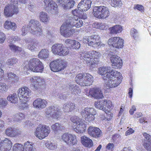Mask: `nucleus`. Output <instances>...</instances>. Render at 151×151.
<instances>
[{
    "mask_svg": "<svg viewBox=\"0 0 151 151\" xmlns=\"http://www.w3.org/2000/svg\"><path fill=\"white\" fill-rule=\"evenodd\" d=\"M122 77L120 72L112 70L110 73L102 77L105 81V85L106 88L108 89L118 86L121 82Z\"/></svg>",
    "mask_w": 151,
    "mask_h": 151,
    "instance_id": "obj_1",
    "label": "nucleus"
},
{
    "mask_svg": "<svg viewBox=\"0 0 151 151\" xmlns=\"http://www.w3.org/2000/svg\"><path fill=\"white\" fill-rule=\"evenodd\" d=\"M29 31L32 34L40 36L42 34V30L41 29L40 24L36 20H30L27 26L23 27L22 28V35H25Z\"/></svg>",
    "mask_w": 151,
    "mask_h": 151,
    "instance_id": "obj_2",
    "label": "nucleus"
},
{
    "mask_svg": "<svg viewBox=\"0 0 151 151\" xmlns=\"http://www.w3.org/2000/svg\"><path fill=\"white\" fill-rule=\"evenodd\" d=\"M24 70L28 71H31L35 72H41L43 69L44 67L41 62L37 58L31 59L29 62H25Z\"/></svg>",
    "mask_w": 151,
    "mask_h": 151,
    "instance_id": "obj_3",
    "label": "nucleus"
},
{
    "mask_svg": "<svg viewBox=\"0 0 151 151\" xmlns=\"http://www.w3.org/2000/svg\"><path fill=\"white\" fill-rule=\"evenodd\" d=\"M93 76L88 73H79L75 78L77 83L81 86H89L92 84L93 81Z\"/></svg>",
    "mask_w": 151,
    "mask_h": 151,
    "instance_id": "obj_4",
    "label": "nucleus"
},
{
    "mask_svg": "<svg viewBox=\"0 0 151 151\" xmlns=\"http://www.w3.org/2000/svg\"><path fill=\"white\" fill-rule=\"evenodd\" d=\"M99 37L97 34L92 35L90 36H85L83 39L84 43L88 44L89 46L93 47L104 46V45L99 41Z\"/></svg>",
    "mask_w": 151,
    "mask_h": 151,
    "instance_id": "obj_5",
    "label": "nucleus"
},
{
    "mask_svg": "<svg viewBox=\"0 0 151 151\" xmlns=\"http://www.w3.org/2000/svg\"><path fill=\"white\" fill-rule=\"evenodd\" d=\"M94 16L98 18L105 19L109 15V9L104 6H95L93 9Z\"/></svg>",
    "mask_w": 151,
    "mask_h": 151,
    "instance_id": "obj_6",
    "label": "nucleus"
},
{
    "mask_svg": "<svg viewBox=\"0 0 151 151\" xmlns=\"http://www.w3.org/2000/svg\"><path fill=\"white\" fill-rule=\"evenodd\" d=\"M50 131V128L48 126L40 124L36 128L35 134L39 139H42L47 136Z\"/></svg>",
    "mask_w": 151,
    "mask_h": 151,
    "instance_id": "obj_7",
    "label": "nucleus"
},
{
    "mask_svg": "<svg viewBox=\"0 0 151 151\" xmlns=\"http://www.w3.org/2000/svg\"><path fill=\"white\" fill-rule=\"evenodd\" d=\"M17 95L20 100L23 103H25L29 98L31 94V90L26 86L19 89L17 91Z\"/></svg>",
    "mask_w": 151,
    "mask_h": 151,
    "instance_id": "obj_8",
    "label": "nucleus"
},
{
    "mask_svg": "<svg viewBox=\"0 0 151 151\" xmlns=\"http://www.w3.org/2000/svg\"><path fill=\"white\" fill-rule=\"evenodd\" d=\"M81 114L83 117H85L86 121L92 122L95 119L94 115L96 114V111L93 108H86L82 110Z\"/></svg>",
    "mask_w": 151,
    "mask_h": 151,
    "instance_id": "obj_9",
    "label": "nucleus"
},
{
    "mask_svg": "<svg viewBox=\"0 0 151 151\" xmlns=\"http://www.w3.org/2000/svg\"><path fill=\"white\" fill-rule=\"evenodd\" d=\"M50 66L51 70L56 72L63 70L66 67L67 64L63 60L57 59L51 62Z\"/></svg>",
    "mask_w": 151,
    "mask_h": 151,
    "instance_id": "obj_10",
    "label": "nucleus"
},
{
    "mask_svg": "<svg viewBox=\"0 0 151 151\" xmlns=\"http://www.w3.org/2000/svg\"><path fill=\"white\" fill-rule=\"evenodd\" d=\"M42 4L46 10L52 13L57 12V5L52 0H44Z\"/></svg>",
    "mask_w": 151,
    "mask_h": 151,
    "instance_id": "obj_11",
    "label": "nucleus"
},
{
    "mask_svg": "<svg viewBox=\"0 0 151 151\" xmlns=\"http://www.w3.org/2000/svg\"><path fill=\"white\" fill-rule=\"evenodd\" d=\"M32 83L30 85L31 89L35 90L40 88L41 86L45 83V81L42 78L38 76H34L30 79Z\"/></svg>",
    "mask_w": 151,
    "mask_h": 151,
    "instance_id": "obj_12",
    "label": "nucleus"
},
{
    "mask_svg": "<svg viewBox=\"0 0 151 151\" xmlns=\"http://www.w3.org/2000/svg\"><path fill=\"white\" fill-rule=\"evenodd\" d=\"M68 25L67 23H63L60 29V34L65 37L70 36L75 32V29L68 27Z\"/></svg>",
    "mask_w": 151,
    "mask_h": 151,
    "instance_id": "obj_13",
    "label": "nucleus"
},
{
    "mask_svg": "<svg viewBox=\"0 0 151 151\" xmlns=\"http://www.w3.org/2000/svg\"><path fill=\"white\" fill-rule=\"evenodd\" d=\"M124 40L119 37H114L109 39L108 40L109 45L114 47L120 48L124 46Z\"/></svg>",
    "mask_w": 151,
    "mask_h": 151,
    "instance_id": "obj_14",
    "label": "nucleus"
},
{
    "mask_svg": "<svg viewBox=\"0 0 151 151\" xmlns=\"http://www.w3.org/2000/svg\"><path fill=\"white\" fill-rule=\"evenodd\" d=\"M45 113L47 117L51 116L54 118H57L60 115V109L57 106H51L46 109Z\"/></svg>",
    "mask_w": 151,
    "mask_h": 151,
    "instance_id": "obj_15",
    "label": "nucleus"
},
{
    "mask_svg": "<svg viewBox=\"0 0 151 151\" xmlns=\"http://www.w3.org/2000/svg\"><path fill=\"white\" fill-rule=\"evenodd\" d=\"M61 139L65 143L69 145H74L77 142L76 136L70 134H63L61 136Z\"/></svg>",
    "mask_w": 151,
    "mask_h": 151,
    "instance_id": "obj_16",
    "label": "nucleus"
},
{
    "mask_svg": "<svg viewBox=\"0 0 151 151\" xmlns=\"http://www.w3.org/2000/svg\"><path fill=\"white\" fill-rule=\"evenodd\" d=\"M110 60L113 68H120L122 67V60L118 56L112 55L110 57Z\"/></svg>",
    "mask_w": 151,
    "mask_h": 151,
    "instance_id": "obj_17",
    "label": "nucleus"
},
{
    "mask_svg": "<svg viewBox=\"0 0 151 151\" xmlns=\"http://www.w3.org/2000/svg\"><path fill=\"white\" fill-rule=\"evenodd\" d=\"M88 134L94 138H99L102 135L101 131L99 128L94 127L90 126L88 129Z\"/></svg>",
    "mask_w": 151,
    "mask_h": 151,
    "instance_id": "obj_18",
    "label": "nucleus"
},
{
    "mask_svg": "<svg viewBox=\"0 0 151 151\" xmlns=\"http://www.w3.org/2000/svg\"><path fill=\"white\" fill-rule=\"evenodd\" d=\"M57 2L65 9L72 8L75 4V1L73 0H57Z\"/></svg>",
    "mask_w": 151,
    "mask_h": 151,
    "instance_id": "obj_19",
    "label": "nucleus"
},
{
    "mask_svg": "<svg viewBox=\"0 0 151 151\" xmlns=\"http://www.w3.org/2000/svg\"><path fill=\"white\" fill-rule=\"evenodd\" d=\"M12 146V141L7 138H5L0 143V149L1 151H9Z\"/></svg>",
    "mask_w": 151,
    "mask_h": 151,
    "instance_id": "obj_20",
    "label": "nucleus"
},
{
    "mask_svg": "<svg viewBox=\"0 0 151 151\" xmlns=\"http://www.w3.org/2000/svg\"><path fill=\"white\" fill-rule=\"evenodd\" d=\"M92 1L91 0H81L78 5V10L86 11L91 7Z\"/></svg>",
    "mask_w": 151,
    "mask_h": 151,
    "instance_id": "obj_21",
    "label": "nucleus"
},
{
    "mask_svg": "<svg viewBox=\"0 0 151 151\" xmlns=\"http://www.w3.org/2000/svg\"><path fill=\"white\" fill-rule=\"evenodd\" d=\"M89 95L94 98L99 99L103 97L101 90L98 88H91L89 91Z\"/></svg>",
    "mask_w": 151,
    "mask_h": 151,
    "instance_id": "obj_22",
    "label": "nucleus"
},
{
    "mask_svg": "<svg viewBox=\"0 0 151 151\" xmlns=\"http://www.w3.org/2000/svg\"><path fill=\"white\" fill-rule=\"evenodd\" d=\"M6 135L8 136L14 137L21 134L22 132L17 128L8 127L5 130Z\"/></svg>",
    "mask_w": 151,
    "mask_h": 151,
    "instance_id": "obj_23",
    "label": "nucleus"
},
{
    "mask_svg": "<svg viewBox=\"0 0 151 151\" xmlns=\"http://www.w3.org/2000/svg\"><path fill=\"white\" fill-rule=\"evenodd\" d=\"M145 138L143 146L147 151H151V135L146 133H142Z\"/></svg>",
    "mask_w": 151,
    "mask_h": 151,
    "instance_id": "obj_24",
    "label": "nucleus"
},
{
    "mask_svg": "<svg viewBox=\"0 0 151 151\" xmlns=\"http://www.w3.org/2000/svg\"><path fill=\"white\" fill-rule=\"evenodd\" d=\"M47 104V101L45 100L38 98L33 102V104L35 108L41 109L45 108Z\"/></svg>",
    "mask_w": 151,
    "mask_h": 151,
    "instance_id": "obj_25",
    "label": "nucleus"
},
{
    "mask_svg": "<svg viewBox=\"0 0 151 151\" xmlns=\"http://www.w3.org/2000/svg\"><path fill=\"white\" fill-rule=\"evenodd\" d=\"M91 54L92 58H93L91 59L92 62L91 63V65L92 66L99 62V58L101 55L99 52L93 50L92 51Z\"/></svg>",
    "mask_w": 151,
    "mask_h": 151,
    "instance_id": "obj_26",
    "label": "nucleus"
},
{
    "mask_svg": "<svg viewBox=\"0 0 151 151\" xmlns=\"http://www.w3.org/2000/svg\"><path fill=\"white\" fill-rule=\"evenodd\" d=\"M76 127L74 128V131L78 133H83L86 129L85 124L82 120L77 124Z\"/></svg>",
    "mask_w": 151,
    "mask_h": 151,
    "instance_id": "obj_27",
    "label": "nucleus"
},
{
    "mask_svg": "<svg viewBox=\"0 0 151 151\" xmlns=\"http://www.w3.org/2000/svg\"><path fill=\"white\" fill-rule=\"evenodd\" d=\"M109 30L110 34H114L121 32L123 30V28L121 25H116L113 27L109 28Z\"/></svg>",
    "mask_w": 151,
    "mask_h": 151,
    "instance_id": "obj_28",
    "label": "nucleus"
},
{
    "mask_svg": "<svg viewBox=\"0 0 151 151\" xmlns=\"http://www.w3.org/2000/svg\"><path fill=\"white\" fill-rule=\"evenodd\" d=\"M81 140L82 144L86 147H91L93 145L92 140L86 136L81 137Z\"/></svg>",
    "mask_w": 151,
    "mask_h": 151,
    "instance_id": "obj_29",
    "label": "nucleus"
},
{
    "mask_svg": "<svg viewBox=\"0 0 151 151\" xmlns=\"http://www.w3.org/2000/svg\"><path fill=\"white\" fill-rule=\"evenodd\" d=\"M14 9L13 7L10 8V6L6 7L4 10L5 15L7 17H11L14 14L17 13L18 12V9H17L16 12H14Z\"/></svg>",
    "mask_w": 151,
    "mask_h": 151,
    "instance_id": "obj_30",
    "label": "nucleus"
},
{
    "mask_svg": "<svg viewBox=\"0 0 151 151\" xmlns=\"http://www.w3.org/2000/svg\"><path fill=\"white\" fill-rule=\"evenodd\" d=\"M75 104L69 102L65 103L63 105V109L65 112H69L71 111L75 108Z\"/></svg>",
    "mask_w": 151,
    "mask_h": 151,
    "instance_id": "obj_31",
    "label": "nucleus"
},
{
    "mask_svg": "<svg viewBox=\"0 0 151 151\" xmlns=\"http://www.w3.org/2000/svg\"><path fill=\"white\" fill-rule=\"evenodd\" d=\"M63 47L61 44H55L52 46V51L54 54L59 55Z\"/></svg>",
    "mask_w": 151,
    "mask_h": 151,
    "instance_id": "obj_32",
    "label": "nucleus"
},
{
    "mask_svg": "<svg viewBox=\"0 0 151 151\" xmlns=\"http://www.w3.org/2000/svg\"><path fill=\"white\" fill-rule=\"evenodd\" d=\"M111 70H112L110 67H100L99 69L98 73L104 76H106V75L109 73H110Z\"/></svg>",
    "mask_w": 151,
    "mask_h": 151,
    "instance_id": "obj_33",
    "label": "nucleus"
},
{
    "mask_svg": "<svg viewBox=\"0 0 151 151\" xmlns=\"http://www.w3.org/2000/svg\"><path fill=\"white\" fill-rule=\"evenodd\" d=\"M39 18L40 20L45 24L48 23L49 17L47 14L45 12H41L39 14Z\"/></svg>",
    "mask_w": 151,
    "mask_h": 151,
    "instance_id": "obj_34",
    "label": "nucleus"
},
{
    "mask_svg": "<svg viewBox=\"0 0 151 151\" xmlns=\"http://www.w3.org/2000/svg\"><path fill=\"white\" fill-rule=\"evenodd\" d=\"M81 56L85 61L89 63V65H91V63L92 62L91 59H92L91 52H85L82 54Z\"/></svg>",
    "mask_w": 151,
    "mask_h": 151,
    "instance_id": "obj_35",
    "label": "nucleus"
},
{
    "mask_svg": "<svg viewBox=\"0 0 151 151\" xmlns=\"http://www.w3.org/2000/svg\"><path fill=\"white\" fill-rule=\"evenodd\" d=\"M49 55V52L47 49H42L39 52L38 57L43 59L47 58Z\"/></svg>",
    "mask_w": 151,
    "mask_h": 151,
    "instance_id": "obj_36",
    "label": "nucleus"
},
{
    "mask_svg": "<svg viewBox=\"0 0 151 151\" xmlns=\"http://www.w3.org/2000/svg\"><path fill=\"white\" fill-rule=\"evenodd\" d=\"M76 22L77 19L71 16H69L66 22L64 23H67V25H68V27H75Z\"/></svg>",
    "mask_w": 151,
    "mask_h": 151,
    "instance_id": "obj_37",
    "label": "nucleus"
},
{
    "mask_svg": "<svg viewBox=\"0 0 151 151\" xmlns=\"http://www.w3.org/2000/svg\"><path fill=\"white\" fill-rule=\"evenodd\" d=\"M4 27L7 29H11L13 30H15L17 26L15 23L7 20L4 23Z\"/></svg>",
    "mask_w": 151,
    "mask_h": 151,
    "instance_id": "obj_38",
    "label": "nucleus"
},
{
    "mask_svg": "<svg viewBox=\"0 0 151 151\" xmlns=\"http://www.w3.org/2000/svg\"><path fill=\"white\" fill-rule=\"evenodd\" d=\"M94 105L96 108L102 110L105 112H106L107 109L106 107L103 106V101H97L95 102Z\"/></svg>",
    "mask_w": 151,
    "mask_h": 151,
    "instance_id": "obj_39",
    "label": "nucleus"
},
{
    "mask_svg": "<svg viewBox=\"0 0 151 151\" xmlns=\"http://www.w3.org/2000/svg\"><path fill=\"white\" fill-rule=\"evenodd\" d=\"M7 99L12 103L15 104L18 101V98L15 93H13L12 94L9 95L7 97Z\"/></svg>",
    "mask_w": 151,
    "mask_h": 151,
    "instance_id": "obj_40",
    "label": "nucleus"
},
{
    "mask_svg": "<svg viewBox=\"0 0 151 151\" xmlns=\"http://www.w3.org/2000/svg\"><path fill=\"white\" fill-rule=\"evenodd\" d=\"M24 147L26 151H35V150L33 147L32 143L28 141L24 143Z\"/></svg>",
    "mask_w": 151,
    "mask_h": 151,
    "instance_id": "obj_41",
    "label": "nucleus"
},
{
    "mask_svg": "<svg viewBox=\"0 0 151 151\" xmlns=\"http://www.w3.org/2000/svg\"><path fill=\"white\" fill-rule=\"evenodd\" d=\"M123 4L121 0H111V5L115 7H121Z\"/></svg>",
    "mask_w": 151,
    "mask_h": 151,
    "instance_id": "obj_42",
    "label": "nucleus"
},
{
    "mask_svg": "<svg viewBox=\"0 0 151 151\" xmlns=\"http://www.w3.org/2000/svg\"><path fill=\"white\" fill-rule=\"evenodd\" d=\"M12 151H24V146L21 144L16 143L12 147Z\"/></svg>",
    "mask_w": 151,
    "mask_h": 151,
    "instance_id": "obj_43",
    "label": "nucleus"
},
{
    "mask_svg": "<svg viewBox=\"0 0 151 151\" xmlns=\"http://www.w3.org/2000/svg\"><path fill=\"white\" fill-rule=\"evenodd\" d=\"M7 75L8 79L10 81L14 82L18 81V77L16 74L12 73H9L7 74Z\"/></svg>",
    "mask_w": 151,
    "mask_h": 151,
    "instance_id": "obj_44",
    "label": "nucleus"
},
{
    "mask_svg": "<svg viewBox=\"0 0 151 151\" xmlns=\"http://www.w3.org/2000/svg\"><path fill=\"white\" fill-rule=\"evenodd\" d=\"M103 106L106 107V109L111 110L113 108L112 102L109 100H106L103 101Z\"/></svg>",
    "mask_w": 151,
    "mask_h": 151,
    "instance_id": "obj_45",
    "label": "nucleus"
},
{
    "mask_svg": "<svg viewBox=\"0 0 151 151\" xmlns=\"http://www.w3.org/2000/svg\"><path fill=\"white\" fill-rule=\"evenodd\" d=\"M76 85L73 83H69V89L70 91H71L72 94L75 95L77 93V92H76Z\"/></svg>",
    "mask_w": 151,
    "mask_h": 151,
    "instance_id": "obj_46",
    "label": "nucleus"
},
{
    "mask_svg": "<svg viewBox=\"0 0 151 151\" xmlns=\"http://www.w3.org/2000/svg\"><path fill=\"white\" fill-rule=\"evenodd\" d=\"M38 44V42H35L31 45L29 44L27 46V48L29 50L32 51H35L36 46Z\"/></svg>",
    "mask_w": 151,
    "mask_h": 151,
    "instance_id": "obj_47",
    "label": "nucleus"
},
{
    "mask_svg": "<svg viewBox=\"0 0 151 151\" xmlns=\"http://www.w3.org/2000/svg\"><path fill=\"white\" fill-rule=\"evenodd\" d=\"M18 0H11V3L10 5V8H12L13 7V8H14V12H16L17 9H18Z\"/></svg>",
    "mask_w": 151,
    "mask_h": 151,
    "instance_id": "obj_48",
    "label": "nucleus"
},
{
    "mask_svg": "<svg viewBox=\"0 0 151 151\" xmlns=\"http://www.w3.org/2000/svg\"><path fill=\"white\" fill-rule=\"evenodd\" d=\"M130 34L132 37L134 39L138 37L139 35L137 30L134 28H132L131 29L130 32Z\"/></svg>",
    "mask_w": 151,
    "mask_h": 151,
    "instance_id": "obj_49",
    "label": "nucleus"
},
{
    "mask_svg": "<svg viewBox=\"0 0 151 151\" xmlns=\"http://www.w3.org/2000/svg\"><path fill=\"white\" fill-rule=\"evenodd\" d=\"M46 146L48 148L51 150H54L57 147L56 144L50 142H47L46 144Z\"/></svg>",
    "mask_w": 151,
    "mask_h": 151,
    "instance_id": "obj_50",
    "label": "nucleus"
},
{
    "mask_svg": "<svg viewBox=\"0 0 151 151\" xmlns=\"http://www.w3.org/2000/svg\"><path fill=\"white\" fill-rule=\"evenodd\" d=\"M17 62V58H13L9 59L6 62V64L9 65V66H12Z\"/></svg>",
    "mask_w": 151,
    "mask_h": 151,
    "instance_id": "obj_51",
    "label": "nucleus"
},
{
    "mask_svg": "<svg viewBox=\"0 0 151 151\" xmlns=\"http://www.w3.org/2000/svg\"><path fill=\"white\" fill-rule=\"evenodd\" d=\"M69 52L68 49L66 47L63 46L59 55L62 56L67 55Z\"/></svg>",
    "mask_w": 151,
    "mask_h": 151,
    "instance_id": "obj_52",
    "label": "nucleus"
},
{
    "mask_svg": "<svg viewBox=\"0 0 151 151\" xmlns=\"http://www.w3.org/2000/svg\"><path fill=\"white\" fill-rule=\"evenodd\" d=\"M70 120L73 123H76V125L78 124L82 120L80 118L76 116L71 117Z\"/></svg>",
    "mask_w": 151,
    "mask_h": 151,
    "instance_id": "obj_53",
    "label": "nucleus"
},
{
    "mask_svg": "<svg viewBox=\"0 0 151 151\" xmlns=\"http://www.w3.org/2000/svg\"><path fill=\"white\" fill-rule=\"evenodd\" d=\"M80 47V43L78 41L74 40V42H73V43H72L71 47L73 49H78Z\"/></svg>",
    "mask_w": 151,
    "mask_h": 151,
    "instance_id": "obj_54",
    "label": "nucleus"
},
{
    "mask_svg": "<svg viewBox=\"0 0 151 151\" xmlns=\"http://www.w3.org/2000/svg\"><path fill=\"white\" fill-rule=\"evenodd\" d=\"M133 8L134 9H137L141 12H143L144 9V8L142 5L138 4L134 5Z\"/></svg>",
    "mask_w": 151,
    "mask_h": 151,
    "instance_id": "obj_55",
    "label": "nucleus"
},
{
    "mask_svg": "<svg viewBox=\"0 0 151 151\" xmlns=\"http://www.w3.org/2000/svg\"><path fill=\"white\" fill-rule=\"evenodd\" d=\"M83 24V22L81 19L77 18V22L75 24V26L76 27L79 28L81 27Z\"/></svg>",
    "mask_w": 151,
    "mask_h": 151,
    "instance_id": "obj_56",
    "label": "nucleus"
},
{
    "mask_svg": "<svg viewBox=\"0 0 151 151\" xmlns=\"http://www.w3.org/2000/svg\"><path fill=\"white\" fill-rule=\"evenodd\" d=\"M107 110H108V111L107 110L106 112H105L106 114V116L107 120H110L113 117V114L110 112V110H109V109H107Z\"/></svg>",
    "mask_w": 151,
    "mask_h": 151,
    "instance_id": "obj_57",
    "label": "nucleus"
},
{
    "mask_svg": "<svg viewBox=\"0 0 151 151\" xmlns=\"http://www.w3.org/2000/svg\"><path fill=\"white\" fill-rule=\"evenodd\" d=\"M9 46L10 49L14 52L18 51L19 47L12 44H11L10 45H9Z\"/></svg>",
    "mask_w": 151,
    "mask_h": 151,
    "instance_id": "obj_58",
    "label": "nucleus"
},
{
    "mask_svg": "<svg viewBox=\"0 0 151 151\" xmlns=\"http://www.w3.org/2000/svg\"><path fill=\"white\" fill-rule=\"evenodd\" d=\"M9 40H10L9 42H11L12 43H14L16 41H18L19 40V38L16 36H11L9 38Z\"/></svg>",
    "mask_w": 151,
    "mask_h": 151,
    "instance_id": "obj_59",
    "label": "nucleus"
},
{
    "mask_svg": "<svg viewBox=\"0 0 151 151\" xmlns=\"http://www.w3.org/2000/svg\"><path fill=\"white\" fill-rule=\"evenodd\" d=\"M7 101L3 99H0V107L5 106L7 104Z\"/></svg>",
    "mask_w": 151,
    "mask_h": 151,
    "instance_id": "obj_60",
    "label": "nucleus"
},
{
    "mask_svg": "<svg viewBox=\"0 0 151 151\" xmlns=\"http://www.w3.org/2000/svg\"><path fill=\"white\" fill-rule=\"evenodd\" d=\"M5 39V36L4 33L0 31V43H3Z\"/></svg>",
    "mask_w": 151,
    "mask_h": 151,
    "instance_id": "obj_61",
    "label": "nucleus"
},
{
    "mask_svg": "<svg viewBox=\"0 0 151 151\" xmlns=\"http://www.w3.org/2000/svg\"><path fill=\"white\" fill-rule=\"evenodd\" d=\"M73 42H74V40L67 39L65 40V43L69 46L71 47L72 43H73Z\"/></svg>",
    "mask_w": 151,
    "mask_h": 151,
    "instance_id": "obj_62",
    "label": "nucleus"
},
{
    "mask_svg": "<svg viewBox=\"0 0 151 151\" xmlns=\"http://www.w3.org/2000/svg\"><path fill=\"white\" fill-rule=\"evenodd\" d=\"M8 87L5 83H0V90L5 91L8 88Z\"/></svg>",
    "mask_w": 151,
    "mask_h": 151,
    "instance_id": "obj_63",
    "label": "nucleus"
},
{
    "mask_svg": "<svg viewBox=\"0 0 151 151\" xmlns=\"http://www.w3.org/2000/svg\"><path fill=\"white\" fill-rule=\"evenodd\" d=\"M114 146V144L112 143H109L106 146V149L107 150L111 151L113 149Z\"/></svg>",
    "mask_w": 151,
    "mask_h": 151,
    "instance_id": "obj_64",
    "label": "nucleus"
}]
</instances>
